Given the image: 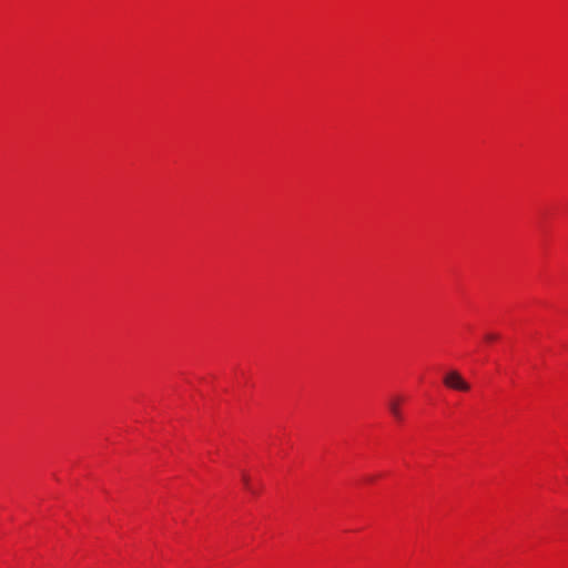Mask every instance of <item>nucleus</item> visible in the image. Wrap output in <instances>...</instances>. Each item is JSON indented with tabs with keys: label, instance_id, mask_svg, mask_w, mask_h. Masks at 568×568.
Returning a JSON list of instances; mask_svg holds the SVG:
<instances>
[{
	"label": "nucleus",
	"instance_id": "nucleus-1",
	"mask_svg": "<svg viewBox=\"0 0 568 568\" xmlns=\"http://www.w3.org/2000/svg\"><path fill=\"white\" fill-rule=\"evenodd\" d=\"M443 383L448 388L460 390V392H468L470 389V385L464 379L462 374L457 371H449L445 374L443 378Z\"/></svg>",
	"mask_w": 568,
	"mask_h": 568
},
{
	"label": "nucleus",
	"instance_id": "nucleus-2",
	"mask_svg": "<svg viewBox=\"0 0 568 568\" xmlns=\"http://www.w3.org/2000/svg\"><path fill=\"white\" fill-rule=\"evenodd\" d=\"M402 400H403L402 397L395 396V397H392L388 400V404H387L390 414L398 422H400L403 419V414H402V410H400V403H402Z\"/></svg>",
	"mask_w": 568,
	"mask_h": 568
},
{
	"label": "nucleus",
	"instance_id": "nucleus-3",
	"mask_svg": "<svg viewBox=\"0 0 568 568\" xmlns=\"http://www.w3.org/2000/svg\"><path fill=\"white\" fill-rule=\"evenodd\" d=\"M242 481L247 490H250L253 494L256 493L255 489L251 486L250 477L247 474H245V473L242 474Z\"/></svg>",
	"mask_w": 568,
	"mask_h": 568
},
{
	"label": "nucleus",
	"instance_id": "nucleus-4",
	"mask_svg": "<svg viewBox=\"0 0 568 568\" xmlns=\"http://www.w3.org/2000/svg\"><path fill=\"white\" fill-rule=\"evenodd\" d=\"M498 338V335L497 334H493V333H489L486 335V339L491 342V341H495Z\"/></svg>",
	"mask_w": 568,
	"mask_h": 568
}]
</instances>
